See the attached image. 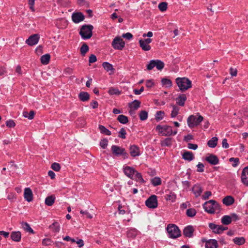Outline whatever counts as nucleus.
Returning <instances> with one entry per match:
<instances>
[{"label": "nucleus", "instance_id": "69168bd1", "mask_svg": "<svg viewBox=\"0 0 248 248\" xmlns=\"http://www.w3.org/2000/svg\"><path fill=\"white\" fill-rule=\"evenodd\" d=\"M122 37L127 39V40H130L133 38V35L130 32H127L126 33H124L122 35Z\"/></svg>", "mask_w": 248, "mask_h": 248}, {"label": "nucleus", "instance_id": "c85d7f7f", "mask_svg": "<svg viewBox=\"0 0 248 248\" xmlns=\"http://www.w3.org/2000/svg\"><path fill=\"white\" fill-rule=\"evenodd\" d=\"M234 243L237 245H242L245 243V238L244 237H236L233 239Z\"/></svg>", "mask_w": 248, "mask_h": 248}, {"label": "nucleus", "instance_id": "c03bdc74", "mask_svg": "<svg viewBox=\"0 0 248 248\" xmlns=\"http://www.w3.org/2000/svg\"><path fill=\"white\" fill-rule=\"evenodd\" d=\"M89 48L87 45L84 43L80 47V52L82 56H84L85 54L89 51Z\"/></svg>", "mask_w": 248, "mask_h": 248}, {"label": "nucleus", "instance_id": "72a5a7b5", "mask_svg": "<svg viewBox=\"0 0 248 248\" xmlns=\"http://www.w3.org/2000/svg\"><path fill=\"white\" fill-rule=\"evenodd\" d=\"M232 218L230 216H224L221 218V222L224 225H229L232 222Z\"/></svg>", "mask_w": 248, "mask_h": 248}, {"label": "nucleus", "instance_id": "3c124183", "mask_svg": "<svg viewBox=\"0 0 248 248\" xmlns=\"http://www.w3.org/2000/svg\"><path fill=\"white\" fill-rule=\"evenodd\" d=\"M167 3L166 2H162L158 4V9L161 11V12H164L166 11L167 9Z\"/></svg>", "mask_w": 248, "mask_h": 248}, {"label": "nucleus", "instance_id": "7c9ffc66", "mask_svg": "<svg viewBox=\"0 0 248 248\" xmlns=\"http://www.w3.org/2000/svg\"><path fill=\"white\" fill-rule=\"evenodd\" d=\"M217 138L214 137L208 141L207 144L211 148H215L217 145Z\"/></svg>", "mask_w": 248, "mask_h": 248}, {"label": "nucleus", "instance_id": "bb28decb", "mask_svg": "<svg viewBox=\"0 0 248 248\" xmlns=\"http://www.w3.org/2000/svg\"><path fill=\"white\" fill-rule=\"evenodd\" d=\"M183 158L190 161L193 159L194 155L192 152L186 151L183 154Z\"/></svg>", "mask_w": 248, "mask_h": 248}, {"label": "nucleus", "instance_id": "a18cd8bd", "mask_svg": "<svg viewBox=\"0 0 248 248\" xmlns=\"http://www.w3.org/2000/svg\"><path fill=\"white\" fill-rule=\"evenodd\" d=\"M135 179L137 181H139L141 183H143L145 182L144 179L142 178V175L141 173L138 172L137 171L135 173Z\"/></svg>", "mask_w": 248, "mask_h": 248}, {"label": "nucleus", "instance_id": "6ab92c4d", "mask_svg": "<svg viewBox=\"0 0 248 248\" xmlns=\"http://www.w3.org/2000/svg\"><path fill=\"white\" fill-rule=\"evenodd\" d=\"M194 229L191 226L186 227L183 230L184 235L187 237H191L193 235Z\"/></svg>", "mask_w": 248, "mask_h": 248}, {"label": "nucleus", "instance_id": "052dcab7", "mask_svg": "<svg viewBox=\"0 0 248 248\" xmlns=\"http://www.w3.org/2000/svg\"><path fill=\"white\" fill-rule=\"evenodd\" d=\"M197 167L198 168L197 171L200 172H202L204 171V166L202 163L199 162L198 163V164L197 165Z\"/></svg>", "mask_w": 248, "mask_h": 248}, {"label": "nucleus", "instance_id": "1a4fd4ad", "mask_svg": "<svg viewBox=\"0 0 248 248\" xmlns=\"http://www.w3.org/2000/svg\"><path fill=\"white\" fill-rule=\"evenodd\" d=\"M124 46V42L119 36L116 37L112 42V46L115 49L122 50Z\"/></svg>", "mask_w": 248, "mask_h": 248}, {"label": "nucleus", "instance_id": "f3484780", "mask_svg": "<svg viewBox=\"0 0 248 248\" xmlns=\"http://www.w3.org/2000/svg\"><path fill=\"white\" fill-rule=\"evenodd\" d=\"M24 196L25 199L28 202H30L32 201L33 194L30 188H26L24 189Z\"/></svg>", "mask_w": 248, "mask_h": 248}, {"label": "nucleus", "instance_id": "20e7f679", "mask_svg": "<svg viewBox=\"0 0 248 248\" xmlns=\"http://www.w3.org/2000/svg\"><path fill=\"white\" fill-rule=\"evenodd\" d=\"M167 231L170 238H176L181 235L180 230L174 224H169L167 227Z\"/></svg>", "mask_w": 248, "mask_h": 248}, {"label": "nucleus", "instance_id": "0eeeda50", "mask_svg": "<svg viewBox=\"0 0 248 248\" xmlns=\"http://www.w3.org/2000/svg\"><path fill=\"white\" fill-rule=\"evenodd\" d=\"M111 150L112 154L115 156L124 155V158L127 157L128 154L126 152L125 149L122 147L113 145L111 147Z\"/></svg>", "mask_w": 248, "mask_h": 248}, {"label": "nucleus", "instance_id": "9b49d317", "mask_svg": "<svg viewBox=\"0 0 248 248\" xmlns=\"http://www.w3.org/2000/svg\"><path fill=\"white\" fill-rule=\"evenodd\" d=\"M124 174L128 177L133 179L135 172L136 170L132 167L129 166H125L123 168Z\"/></svg>", "mask_w": 248, "mask_h": 248}, {"label": "nucleus", "instance_id": "de8ad7c7", "mask_svg": "<svg viewBox=\"0 0 248 248\" xmlns=\"http://www.w3.org/2000/svg\"><path fill=\"white\" fill-rule=\"evenodd\" d=\"M139 116L140 120L144 121L147 119L148 112L145 110H141L139 114Z\"/></svg>", "mask_w": 248, "mask_h": 248}, {"label": "nucleus", "instance_id": "09e8293b", "mask_svg": "<svg viewBox=\"0 0 248 248\" xmlns=\"http://www.w3.org/2000/svg\"><path fill=\"white\" fill-rule=\"evenodd\" d=\"M104 68L107 71L114 70L112 65L108 62H104L102 64Z\"/></svg>", "mask_w": 248, "mask_h": 248}, {"label": "nucleus", "instance_id": "bf43d9fd", "mask_svg": "<svg viewBox=\"0 0 248 248\" xmlns=\"http://www.w3.org/2000/svg\"><path fill=\"white\" fill-rule=\"evenodd\" d=\"M51 243H52V241L49 238L44 239L42 241V244L45 246L51 245Z\"/></svg>", "mask_w": 248, "mask_h": 248}, {"label": "nucleus", "instance_id": "864d4df0", "mask_svg": "<svg viewBox=\"0 0 248 248\" xmlns=\"http://www.w3.org/2000/svg\"><path fill=\"white\" fill-rule=\"evenodd\" d=\"M126 134V131L124 129V128H122L120 129V131L119 132L118 137L123 139H125L126 138V137H125Z\"/></svg>", "mask_w": 248, "mask_h": 248}, {"label": "nucleus", "instance_id": "412c9836", "mask_svg": "<svg viewBox=\"0 0 248 248\" xmlns=\"http://www.w3.org/2000/svg\"><path fill=\"white\" fill-rule=\"evenodd\" d=\"M202 191L203 189L200 185H195L192 188V191L196 197L200 196Z\"/></svg>", "mask_w": 248, "mask_h": 248}, {"label": "nucleus", "instance_id": "37998d69", "mask_svg": "<svg viewBox=\"0 0 248 248\" xmlns=\"http://www.w3.org/2000/svg\"><path fill=\"white\" fill-rule=\"evenodd\" d=\"M165 113L163 111H157L156 113V114L155 115V119L157 121H160L162 120L164 116Z\"/></svg>", "mask_w": 248, "mask_h": 248}, {"label": "nucleus", "instance_id": "f257e3e1", "mask_svg": "<svg viewBox=\"0 0 248 248\" xmlns=\"http://www.w3.org/2000/svg\"><path fill=\"white\" fill-rule=\"evenodd\" d=\"M203 207L206 212L210 214H214L217 211H219L220 210V205L216 201L213 200L206 202Z\"/></svg>", "mask_w": 248, "mask_h": 248}, {"label": "nucleus", "instance_id": "5701e85b", "mask_svg": "<svg viewBox=\"0 0 248 248\" xmlns=\"http://www.w3.org/2000/svg\"><path fill=\"white\" fill-rule=\"evenodd\" d=\"M78 97L82 102L87 101L90 99V94L87 92H81L79 93Z\"/></svg>", "mask_w": 248, "mask_h": 248}, {"label": "nucleus", "instance_id": "a211bd4d", "mask_svg": "<svg viewBox=\"0 0 248 248\" xmlns=\"http://www.w3.org/2000/svg\"><path fill=\"white\" fill-rule=\"evenodd\" d=\"M165 196V198L167 201H170L172 202H174L175 201L176 195L172 191L168 190L166 192Z\"/></svg>", "mask_w": 248, "mask_h": 248}, {"label": "nucleus", "instance_id": "f8f14e48", "mask_svg": "<svg viewBox=\"0 0 248 248\" xmlns=\"http://www.w3.org/2000/svg\"><path fill=\"white\" fill-rule=\"evenodd\" d=\"M39 39V36L38 34H34L30 36L26 40V43L29 46H33L38 43Z\"/></svg>", "mask_w": 248, "mask_h": 248}, {"label": "nucleus", "instance_id": "4d7b16f0", "mask_svg": "<svg viewBox=\"0 0 248 248\" xmlns=\"http://www.w3.org/2000/svg\"><path fill=\"white\" fill-rule=\"evenodd\" d=\"M155 60L150 61L149 64L147 65V69L148 70L153 69L155 67Z\"/></svg>", "mask_w": 248, "mask_h": 248}, {"label": "nucleus", "instance_id": "ea45409f", "mask_svg": "<svg viewBox=\"0 0 248 248\" xmlns=\"http://www.w3.org/2000/svg\"><path fill=\"white\" fill-rule=\"evenodd\" d=\"M99 129L100 132L102 134H105L108 136H110L111 134V132L107 129L105 126L102 125H99Z\"/></svg>", "mask_w": 248, "mask_h": 248}, {"label": "nucleus", "instance_id": "5fc2aeb1", "mask_svg": "<svg viewBox=\"0 0 248 248\" xmlns=\"http://www.w3.org/2000/svg\"><path fill=\"white\" fill-rule=\"evenodd\" d=\"M108 140L107 139H103L100 142V145L103 149H105L108 144Z\"/></svg>", "mask_w": 248, "mask_h": 248}, {"label": "nucleus", "instance_id": "6e6d98bb", "mask_svg": "<svg viewBox=\"0 0 248 248\" xmlns=\"http://www.w3.org/2000/svg\"><path fill=\"white\" fill-rule=\"evenodd\" d=\"M51 168H52V170H55L56 171H59L61 169L60 165L58 163H53L51 165Z\"/></svg>", "mask_w": 248, "mask_h": 248}, {"label": "nucleus", "instance_id": "f03ea898", "mask_svg": "<svg viewBox=\"0 0 248 248\" xmlns=\"http://www.w3.org/2000/svg\"><path fill=\"white\" fill-rule=\"evenodd\" d=\"M176 82L182 92H184L191 87V81L186 78H178Z\"/></svg>", "mask_w": 248, "mask_h": 248}, {"label": "nucleus", "instance_id": "2eb2a0df", "mask_svg": "<svg viewBox=\"0 0 248 248\" xmlns=\"http://www.w3.org/2000/svg\"><path fill=\"white\" fill-rule=\"evenodd\" d=\"M205 160L213 165H217L219 162V159L217 157L213 154H211L206 157Z\"/></svg>", "mask_w": 248, "mask_h": 248}, {"label": "nucleus", "instance_id": "6e6552de", "mask_svg": "<svg viewBox=\"0 0 248 248\" xmlns=\"http://www.w3.org/2000/svg\"><path fill=\"white\" fill-rule=\"evenodd\" d=\"M145 205L149 208L155 209L156 208L158 205L157 196L155 195H151L145 201Z\"/></svg>", "mask_w": 248, "mask_h": 248}, {"label": "nucleus", "instance_id": "680f3d73", "mask_svg": "<svg viewBox=\"0 0 248 248\" xmlns=\"http://www.w3.org/2000/svg\"><path fill=\"white\" fill-rule=\"evenodd\" d=\"M137 235V232L134 230H131L127 232V235L128 237H135Z\"/></svg>", "mask_w": 248, "mask_h": 248}, {"label": "nucleus", "instance_id": "8fccbe9b", "mask_svg": "<svg viewBox=\"0 0 248 248\" xmlns=\"http://www.w3.org/2000/svg\"><path fill=\"white\" fill-rule=\"evenodd\" d=\"M196 214V211L194 208H189L186 210V214L189 217H193Z\"/></svg>", "mask_w": 248, "mask_h": 248}, {"label": "nucleus", "instance_id": "2f4dec72", "mask_svg": "<svg viewBox=\"0 0 248 248\" xmlns=\"http://www.w3.org/2000/svg\"><path fill=\"white\" fill-rule=\"evenodd\" d=\"M50 59V55L49 54H46L41 56L40 60L43 64H47L48 63Z\"/></svg>", "mask_w": 248, "mask_h": 248}, {"label": "nucleus", "instance_id": "0e129e2a", "mask_svg": "<svg viewBox=\"0 0 248 248\" xmlns=\"http://www.w3.org/2000/svg\"><path fill=\"white\" fill-rule=\"evenodd\" d=\"M212 193L211 191H206L204 194L202 196V198L204 200H206L209 198V197L211 196Z\"/></svg>", "mask_w": 248, "mask_h": 248}, {"label": "nucleus", "instance_id": "e2e57ef3", "mask_svg": "<svg viewBox=\"0 0 248 248\" xmlns=\"http://www.w3.org/2000/svg\"><path fill=\"white\" fill-rule=\"evenodd\" d=\"M77 122L80 124L81 126H83L86 124V121L84 118H79L77 120Z\"/></svg>", "mask_w": 248, "mask_h": 248}, {"label": "nucleus", "instance_id": "4c0bfd02", "mask_svg": "<svg viewBox=\"0 0 248 248\" xmlns=\"http://www.w3.org/2000/svg\"><path fill=\"white\" fill-rule=\"evenodd\" d=\"M155 67L159 70H161L164 67V62L159 60H155Z\"/></svg>", "mask_w": 248, "mask_h": 248}, {"label": "nucleus", "instance_id": "603ef678", "mask_svg": "<svg viewBox=\"0 0 248 248\" xmlns=\"http://www.w3.org/2000/svg\"><path fill=\"white\" fill-rule=\"evenodd\" d=\"M229 161L230 162H233L232 165L234 167H236L239 163V159L238 158L231 157L229 159Z\"/></svg>", "mask_w": 248, "mask_h": 248}, {"label": "nucleus", "instance_id": "f704fd0d", "mask_svg": "<svg viewBox=\"0 0 248 248\" xmlns=\"http://www.w3.org/2000/svg\"><path fill=\"white\" fill-rule=\"evenodd\" d=\"M117 120L121 124H125L128 123V117L124 115H119L117 118Z\"/></svg>", "mask_w": 248, "mask_h": 248}, {"label": "nucleus", "instance_id": "c756f323", "mask_svg": "<svg viewBox=\"0 0 248 248\" xmlns=\"http://www.w3.org/2000/svg\"><path fill=\"white\" fill-rule=\"evenodd\" d=\"M55 197L53 195L47 197L45 199V204L47 206H51L54 203Z\"/></svg>", "mask_w": 248, "mask_h": 248}, {"label": "nucleus", "instance_id": "dca6fc26", "mask_svg": "<svg viewBox=\"0 0 248 248\" xmlns=\"http://www.w3.org/2000/svg\"><path fill=\"white\" fill-rule=\"evenodd\" d=\"M129 152L130 155L133 157H136L140 155V151L138 146L133 145L129 147Z\"/></svg>", "mask_w": 248, "mask_h": 248}, {"label": "nucleus", "instance_id": "c9c22d12", "mask_svg": "<svg viewBox=\"0 0 248 248\" xmlns=\"http://www.w3.org/2000/svg\"><path fill=\"white\" fill-rule=\"evenodd\" d=\"M49 228L51 229L54 232H58L60 230V225L57 222H54L49 226Z\"/></svg>", "mask_w": 248, "mask_h": 248}, {"label": "nucleus", "instance_id": "423d86ee", "mask_svg": "<svg viewBox=\"0 0 248 248\" xmlns=\"http://www.w3.org/2000/svg\"><path fill=\"white\" fill-rule=\"evenodd\" d=\"M156 130L163 136H169L172 134V127L168 125L161 126L158 125L156 127Z\"/></svg>", "mask_w": 248, "mask_h": 248}, {"label": "nucleus", "instance_id": "473e14b6", "mask_svg": "<svg viewBox=\"0 0 248 248\" xmlns=\"http://www.w3.org/2000/svg\"><path fill=\"white\" fill-rule=\"evenodd\" d=\"M140 46L142 50L144 51H149L151 49V46L149 45L145 44V43L141 39L139 41Z\"/></svg>", "mask_w": 248, "mask_h": 248}, {"label": "nucleus", "instance_id": "4468645a", "mask_svg": "<svg viewBox=\"0 0 248 248\" xmlns=\"http://www.w3.org/2000/svg\"><path fill=\"white\" fill-rule=\"evenodd\" d=\"M241 178L243 184L246 186H248V166L243 169Z\"/></svg>", "mask_w": 248, "mask_h": 248}, {"label": "nucleus", "instance_id": "774afa93", "mask_svg": "<svg viewBox=\"0 0 248 248\" xmlns=\"http://www.w3.org/2000/svg\"><path fill=\"white\" fill-rule=\"evenodd\" d=\"M97 61L96 57L94 54H92L89 57V62L90 63H93Z\"/></svg>", "mask_w": 248, "mask_h": 248}, {"label": "nucleus", "instance_id": "4be33fe9", "mask_svg": "<svg viewBox=\"0 0 248 248\" xmlns=\"http://www.w3.org/2000/svg\"><path fill=\"white\" fill-rule=\"evenodd\" d=\"M176 103L178 105L180 106H184L185 101L186 100V96L185 94H182L176 99Z\"/></svg>", "mask_w": 248, "mask_h": 248}, {"label": "nucleus", "instance_id": "393cba45", "mask_svg": "<svg viewBox=\"0 0 248 248\" xmlns=\"http://www.w3.org/2000/svg\"><path fill=\"white\" fill-rule=\"evenodd\" d=\"M21 233L19 232H12L11 234V239L16 242H19L21 240Z\"/></svg>", "mask_w": 248, "mask_h": 248}, {"label": "nucleus", "instance_id": "b1692460", "mask_svg": "<svg viewBox=\"0 0 248 248\" xmlns=\"http://www.w3.org/2000/svg\"><path fill=\"white\" fill-rule=\"evenodd\" d=\"M217 242L215 239H211L205 243V248H217Z\"/></svg>", "mask_w": 248, "mask_h": 248}, {"label": "nucleus", "instance_id": "cd10ccee", "mask_svg": "<svg viewBox=\"0 0 248 248\" xmlns=\"http://www.w3.org/2000/svg\"><path fill=\"white\" fill-rule=\"evenodd\" d=\"M21 225L22 228L25 231L29 232H30L31 233H32V234L34 233V232L31 228V227H30V225L28 223L25 222H22L21 223Z\"/></svg>", "mask_w": 248, "mask_h": 248}, {"label": "nucleus", "instance_id": "58836bf2", "mask_svg": "<svg viewBox=\"0 0 248 248\" xmlns=\"http://www.w3.org/2000/svg\"><path fill=\"white\" fill-rule=\"evenodd\" d=\"M35 112L33 110L30 111L29 112L27 111H24L23 113V116L28 118L29 120H32L34 118Z\"/></svg>", "mask_w": 248, "mask_h": 248}, {"label": "nucleus", "instance_id": "e433bc0d", "mask_svg": "<svg viewBox=\"0 0 248 248\" xmlns=\"http://www.w3.org/2000/svg\"><path fill=\"white\" fill-rule=\"evenodd\" d=\"M161 182L160 178L158 177H155L151 180V184L155 186L160 185Z\"/></svg>", "mask_w": 248, "mask_h": 248}, {"label": "nucleus", "instance_id": "aec40b11", "mask_svg": "<svg viewBox=\"0 0 248 248\" xmlns=\"http://www.w3.org/2000/svg\"><path fill=\"white\" fill-rule=\"evenodd\" d=\"M234 202V199L231 196H227L222 200V202L226 206H230Z\"/></svg>", "mask_w": 248, "mask_h": 248}, {"label": "nucleus", "instance_id": "49530a36", "mask_svg": "<svg viewBox=\"0 0 248 248\" xmlns=\"http://www.w3.org/2000/svg\"><path fill=\"white\" fill-rule=\"evenodd\" d=\"M108 93L110 95H114V94H120V92L119 91V90L117 88H114L113 87L109 88L108 91Z\"/></svg>", "mask_w": 248, "mask_h": 248}, {"label": "nucleus", "instance_id": "7ed1b4c3", "mask_svg": "<svg viewBox=\"0 0 248 248\" xmlns=\"http://www.w3.org/2000/svg\"><path fill=\"white\" fill-rule=\"evenodd\" d=\"M93 26L92 25H83L79 31V34L83 39H88L90 38L93 35L92 31Z\"/></svg>", "mask_w": 248, "mask_h": 248}, {"label": "nucleus", "instance_id": "13d9d810", "mask_svg": "<svg viewBox=\"0 0 248 248\" xmlns=\"http://www.w3.org/2000/svg\"><path fill=\"white\" fill-rule=\"evenodd\" d=\"M6 125L8 127H14L16 125V124L14 121L12 120H9L6 121Z\"/></svg>", "mask_w": 248, "mask_h": 248}, {"label": "nucleus", "instance_id": "39448f33", "mask_svg": "<svg viewBox=\"0 0 248 248\" xmlns=\"http://www.w3.org/2000/svg\"><path fill=\"white\" fill-rule=\"evenodd\" d=\"M203 119V117L201 115H199L197 117V116L191 115L187 120L188 125L189 127L193 128L198 125Z\"/></svg>", "mask_w": 248, "mask_h": 248}, {"label": "nucleus", "instance_id": "79ce46f5", "mask_svg": "<svg viewBox=\"0 0 248 248\" xmlns=\"http://www.w3.org/2000/svg\"><path fill=\"white\" fill-rule=\"evenodd\" d=\"M179 108L175 105L172 106V110L171 113V117L172 118L175 117L178 114Z\"/></svg>", "mask_w": 248, "mask_h": 248}, {"label": "nucleus", "instance_id": "338daca9", "mask_svg": "<svg viewBox=\"0 0 248 248\" xmlns=\"http://www.w3.org/2000/svg\"><path fill=\"white\" fill-rule=\"evenodd\" d=\"M230 73L232 77H235L237 74V70L235 68L231 67L230 69Z\"/></svg>", "mask_w": 248, "mask_h": 248}, {"label": "nucleus", "instance_id": "9d476101", "mask_svg": "<svg viewBox=\"0 0 248 248\" xmlns=\"http://www.w3.org/2000/svg\"><path fill=\"white\" fill-rule=\"evenodd\" d=\"M209 227L212 230L213 232L217 234L221 233L227 229V227H224L222 225H217L212 223H209Z\"/></svg>", "mask_w": 248, "mask_h": 248}, {"label": "nucleus", "instance_id": "ddd939ff", "mask_svg": "<svg viewBox=\"0 0 248 248\" xmlns=\"http://www.w3.org/2000/svg\"><path fill=\"white\" fill-rule=\"evenodd\" d=\"M73 21L75 23H78L84 19V16L81 12L74 13L72 15Z\"/></svg>", "mask_w": 248, "mask_h": 248}, {"label": "nucleus", "instance_id": "a878e982", "mask_svg": "<svg viewBox=\"0 0 248 248\" xmlns=\"http://www.w3.org/2000/svg\"><path fill=\"white\" fill-rule=\"evenodd\" d=\"M140 105V102L138 100H135L129 104V107L133 110H137Z\"/></svg>", "mask_w": 248, "mask_h": 248}, {"label": "nucleus", "instance_id": "a19ab883", "mask_svg": "<svg viewBox=\"0 0 248 248\" xmlns=\"http://www.w3.org/2000/svg\"><path fill=\"white\" fill-rule=\"evenodd\" d=\"M161 83L163 86L167 87H170L172 86V82L169 79L166 78H163L161 79Z\"/></svg>", "mask_w": 248, "mask_h": 248}]
</instances>
